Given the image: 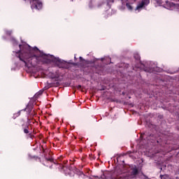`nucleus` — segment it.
<instances>
[{"instance_id": "nucleus-26", "label": "nucleus", "mask_w": 179, "mask_h": 179, "mask_svg": "<svg viewBox=\"0 0 179 179\" xmlns=\"http://www.w3.org/2000/svg\"><path fill=\"white\" fill-rule=\"evenodd\" d=\"M66 169V167L64 166L63 167V170H65Z\"/></svg>"}, {"instance_id": "nucleus-7", "label": "nucleus", "mask_w": 179, "mask_h": 179, "mask_svg": "<svg viewBox=\"0 0 179 179\" xmlns=\"http://www.w3.org/2000/svg\"><path fill=\"white\" fill-rule=\"evenodd\" d=\"M22 128L24 131V134H29V123H24L22 124Z\"/></svg>"}, {"instance_id": "nucleus-9", "label": "nucleus", "mask_w": 179, "mask_h": 179, "mask_svg": "<svg viewBox=\"0 0 179 179\" xmlns=\"http://www.w3.org/2000/svg\"><path fill=\"white\" fill-rule=\"evenodd\" d=\"M43 92H44V90H41L39 92H36L34 94V99H38V97H40V96H41V94H43Z\"/></svg>"}, {"instance_id": "nucleus-8", "label": "nucleus", "mask_w": 179, "mask_h": 179, "mask_svg": "<svg viewBox=\"0 0 179 179\" xmlns=\"http://www.w3.org/2000/svg\"><path fill=\"white\" fill-rule=\"evenodd\" d=\"M99 179H113V177L110 173H107V174L103 173Z\"/></svg>"}, {"instance_id": "nucleus-10", "label": "nucleus", "mask_w": 179, "mask_h": 179, "mask_svg": "<svg viewBox=\"0 0 179 179\" xmlns=\"http://www.w3.org/2000/svg\"><path fill=\"white\" fill-rule=\"evenodd\" d=\"M99 59H100L94 58L93 60L87 61V64L88 65H92V64L94 65V64L96 63V61H99Z\"/></svg>"}, {"instance_id": "nucleus-5", "label": "nucleus", "mask_w": 179, "mask_h": 179, "mask_svg": "<svg viewBox=\"0 0 179 179\" xmlns=\"http://www.w3.org/2000/svg\"><path fill=\"white\" fill-rule=\"evenodd\" d=\"M138 173H139V171H138V168H136V166L134 167L131 169V178H134V177H136V176H137Z\"/></svg>"}, {"instance_id": "nucleus-19", "label": "nucleus", "mask_w": 179, "mask_h": 179, "mask_svg": "<svg viewBox=\"0 0 179 179\" xmlns=\"http://www.w3.org/2000/svg\"><path fill=\"white\" fill-rule=\"evenodd\" d=\"M45 160L47 162H52V159H51V158H45Z\"/></svg>"}, {"instance_id": "nucleus-17", "label": "nucleus", "mask_w": 179, "mask_h": 179, "mask_svg": "<svg viewBox=\"0 0 179 179\" xmlns=\"http://www.w3.org/2000/svg\"><path fill=\"white\" fill-rule=\"evenodd\" d=\"M20 113H22V110H19L17 113L15 114V115H16V117H19V115H20Z\"/></svg>"}, {"instance_id": "nucleus-21", "label": "nucleus", "mask_w": 179, "mask_h": 179, "mask_svg": "<svg viewBox=\"0 0 179 179\" xmlns=\"http://www.w3.org/2000/svg\"><path fill=\"white\" fill-rule=\"evenodd\" d=\"M79 59L80 60V61H84L85 59H83V57H79Z\"/></svg>"}, {"instance_id": "nucleus-31", "label": "nucleus", "mask_w": 179, "mask_h": 179, "mask_svg": "<svg viewBox=\"0 0 179 179\" xmlns=\"http://www.w3.org/2000/svg\"><path fill=\"white\" fill-rule=\"evenodd\" d=\"M3 38L5 39V38H6L3 37Z\"/></svg>"}, {"instance_id": "nucleus-29", "label": "nucleus", "mask_w": 179, "mask_h": 179, "mask_svg": "<svg viewBox=\"0 0 179 179\" xmlns=\"http://www.w3.org/2000/svg\"><path fill=\"white\" fill-rule=\"evenodd\" d=\"M161 178H162L163 176H160Z\"/></svg>"}, {"instance_id": "nucleus-25", "label": "nucleus", "mask_w": 179, "mask_h": 179, "mask_svg": "<svg viewBox=\"0 0 179 179\" xmlns=\"http://www.w3.org/2000/svg\"><path fill=\"white\" fill-rule=\"evenodd\" d=\"M28 122H30V119L27 118Z\"/></svg>"}, {"instance_id": "nucleus-1", "label": "nucleus", "mask_w": 179, "mask_h": 179, "mask_svg": "<svg viewBox=\"0 0 179 179\" xmlns=\"http://www.w3.org/2000/svg\"><path fill=\"white\" fill-rule=\"evenodd\" d=\"M17 58H19L20 61H22L25 64V66H27V62L31 65H34L31 60L35 59L36 64H50V62H53L57 68L62 69H69L71 68L69 63L66 61L61 59L59 57H55L52 55H47L44 52L39 50L37 47L31 48L29 45L25 52L19 55Z\"/></svg>"}, {"instance_id": "nucleus-4", "label": "nucleus", "mask_w": 179, "mask_h": 179, "mask_svg": "<svg viewBox=\"0 0 179 179\" xmlns=\"http://www.w3.org/2000/svg\"><path fill=\"white\" fill-rule=\"evenodd\" d=\"M149 3H150V0H142L141 2L137 5L136 10H138V12H141V10H142V8H146V6L149 5Z\"/></svg>"}, {"instance_id": "nucleus-30", "label": "nucleus", "mask_w": 179, "mask_h": 179, "mask_svg": "<svg viewBox=\"0 0 179 179\" xmlns=\"http://www.w3.org/2000/svg\"><path fill=\"white\" fill-rule=\"evenodd\" d=\"M74 59H76V57H74Z\"/></svg>"}, {"instance_id": "nucleus-6", "label": "nucleus", "mask_w": 179, "mask_h": 179, "mask_svg": "<svg viewBox=\"0 0 179 179\" xmlns=\"http://www.w3.org/2000/svg\"><path fill=\"white\" fill-rule=\"evenodd\" d=\"M31 111H33V104L29 103L27 105V113L28 115H31Z\"/></svg>"}, {"instance_id": "nucleus-15", "label": "nucleus", "mask_w": 179, "mask_h": 179, "mask_svg": "<svg viewBox=\"0 0 179 179\" xmlns=\"http://www.w3.org/2000/svg\"><path fill=\"white\" fill-rule=\"evenodd\" d=\"M59 78V75L58 74H55L52 77V79H58Z\"/></svg>"}, {"instance_id": "nucleus-20", "label": "nucleus", "mask_w": 179, "mask_h": 179, "mask_svg": "<svg viewBox=\"0 0 179 179\" xmlns=\"http://www.w3.org/2000/svg\"><path fill=\"white\" fill-rule=\"evenodd\" d=\"M148 127H149V128H152L153 127V124H151V123H149L148 124Z\"/></svg>"}, {"instance_id": "nucleus-14", "label": "nucleus", "mask_w": 179, "mask_h": 179, "mask_svg": "<svg viewBox=\"0 0 179 179\" xmlns=\"http://www.w3.org/2000/svg\"><path fill=\"white\" fill-rule=\"evenodd\" d=\"M5 33L7 36H10L12 34V31L5 30Z\"/></svg>"}, {"instance_id": "nucleus-16", "label": "nucleus", "mask_w": 179, "mask_h": 179, "mask_svg": "<svg viewBox=\"0 0 179 179\" xmlns=\"http://www.w3.org/2000/svg\"><path fill=\"white\" fill-rule=\"evenodd\" d=\"M19 48H20V50H18L17 52L13 51V52H15V54H19L20 52V50H22V45H19Z\"/></svg>"}, {"instance_id": "nucleus-13", "label": "nucleus", "mask_w": 179, "mask_h": 179, "mask_svg": "<svg viewBox=\"0 0 179 179\" xmlns=\"http://www.w3.org/2000/svg\"><path fill=\"white\" fill-rule=\"evenodd\" d=\"M126 6L129 10H132L134 8L129 5V3H126Z\"/></svg>"}, {"instance_id": "nucleus-18", "label": "nucleus", "mask_w": 179, "mask_h": 179, "mask_svg": "<svg viewBox=\"0 0 179 179\" xmlns=\"http://www.w3.org/2000/svg\"><path fill=\"white\" fill-rule=\"evenodd\" d=\"M169 5H170L171 8L176 6V4H174V3H170Z\"/></svg>"}, {"instance_id": "nucleus-23", "label": "nucleus", "mask_w": 179, "mask_h": 179, "mask_svg": "<svg viewBox=\"0 0 179 179\" xmlns=\"http://www.w3.org/2000/svg\"><path fill=\"white\" fill-rule=\"evenodd\" d=\"M26 110H27V108H25L21 110V111H26Z\"/></svg>"}, {"instance_id": "nucleus-28", "label": "nucleus", "mask_w": 179, "mask_h": 179, "mask_svg": "<svg viewBox=\"0 0 179 179\" xmlns=\"http://www.w3.org/2000/svg\"><path fill=\"white\" fill-rule=\"evenodd\" d=\"M72 65H75V63H71Z\"/></svg>"}, {"instance_id": "nucleus-2", "label": "nucleus", "mask_w": 179, "mask_h": 179, "mask_svg": "<svg viewBox=\"0 0 179 179\" xmlns=\"http://www.w3.org/2000/svg\"><path fill=\"white\" fill-rule=\"evenodd\" d=\"M141 136L143 139L148 141V145H152L148 152V157H150V160L156 163V162H157V147L155 145H156V142H157V136L156 134L145 132Z\"/></svg>"}, {"instance_id": "nucleus-12", "label": "nucleus", "mask_w": 179, "mask_h": 179, "mask_svg": "<svg viewBox=\"0 0 179 179\" xmlns=\"http://www.w3.org/2000/svg\"><path fill=\"white\" fill-rule=\"evenodd\" d=\"M11 41L13 45H17V41H16V39H15V38H11Z\"/></svg>"}, {"instance_id": "nucleus-27", "label": "nucleus", "mask_w": 179, "mask_h": 179, "mask_svg": "<svg viewBox=\"0 0 179 179\" xmlns=\"http://www.w3.org/2000/svg\"><path fill=\"white\" fill-rule=\"evenodd\" d=\"M158 3H159V5H162V2H159V3L158 2Z\"/></svg>"}, {"instance_id": "nucleus-24", "label": "nucleus", "mask_w": 179, "mask_h": 179, "mask_svg": "<svg viewBox=\"0 0 179 179\" xmlns=\"http://www.w3.org/2000/svg\"><path fill=\"white\" fill-rule=\"evenodd\" d=\"M104 59H106V57H102V58L101 59V61H104Z\"/></svg>"}, {"instance_id": "nucleus-3", "label": "nucleus", "mask_w": 179, "mask_h": 179, "mask_svg": "<svg viewBox=\"0 0 179 179\" xmlns=\"http://www.w3.org/2000/svg\"><path fill=\"white\" fill-rule=\"evenodd\" d=\"M157 66L153 62H150L148 66L144 67L145 72H148V73H157Z\"/></svg>"}, {"instance_id": "nucleus-22", "label": "nucleus", "mask_w": 179, "mask_h": 179, "mask_svg": "<svg viewBox=\"0 0 179 179\" xmlns=\"http://www.w3.org/2000/svg\"><path fill=\"white\" fill-rule=\"evenodd\" d=\"M79 176H85L83 172H79Z\"/></svg>"}, {"instance_id": "nucleus-11", "label": "nucleus", "mask_w": 179, "mask_h": 179, "mask_svg": "<svg viewBox=\"0 0 179 179\" xmlns=\"http://www.w3.org/2000/svg\"><path fill=\"white\" fill-rule=\"evenodd\" d=\"M134 58L137 61H139V59H141V56L138 53H134Z\"/></svg>"}, {"instance_id": "nucleus-32", "label": "nucleus", "mask_w": 179, "mask_h": 179, "mask_svg": "<svg viewBox=\"0 0 179 179\" xmlns=\"http://www.w3.org/2000/svg\"><path fill=\"white\" fill-rule=\"evenodd\" d=\"M178 2H179V0H178Z\"/></svg>"}]
</instances>
